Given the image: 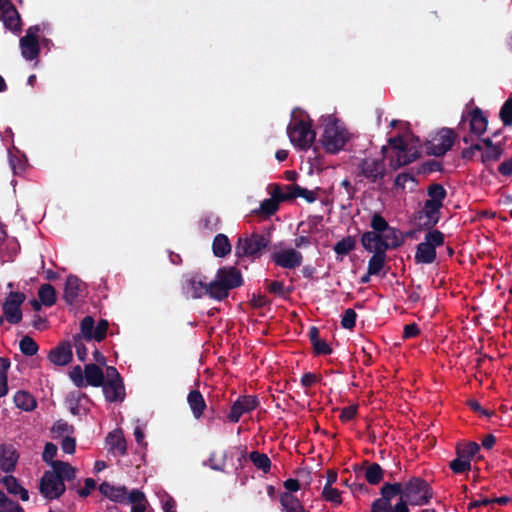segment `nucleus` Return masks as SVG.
<instances>
[{"label": "nucleus", "instance_id": "35", "mask_svg": "<svg viewBox=\"0 0 512 512\" xmlns=\"http://www.w3.org/2000/svg\"><path fill=\"white\" fill-rule=\"evenodd\" d=\"M51 467L53 468L52 472H55L60 479H62V482H64V480H71L75 477V468L67 462H51Z\"/></svg>", "mask_w": 512, "mask_h": 512}, {"label": "nucleus", "instance_id": "14", "mask_svg": "<svg viewBox=\"0 0 512 512\" xmlns=\"http://www.w3.org/2000/svg\"><path fill=\"white\" fill-rule=\"evenodd\" d=\"M270 259L275 265L284 269H295L303 262L302 254L293 248L274 252L271 254Z\"/></svg>", "mask_w": 512, "mask_h": 512}, {"label": "nucleus", "instance_id": "39", "mask_svg": "<svg viewBox=\"0 0 512 512\" xmlns=\"http://www.w3.org/2000/svg\"><path fill=\"white\" fill-rule=\"evenodd\" d=\"M95 329V320L92 316H85L80 323V333L74 336H80L87 341L93 340V333Z\"/></svg>", "mask_w": 512, "mask_h": 512}, {"label": "nucleus", "instance_id": "38", "mask_svg": "<svg viewBox=\"0 0 512 512\" xmlns=\"http://www.w3.org/2000/svg\"><path fill=\"white\" fill-rule=\"evenodd\" d=\"M427 195L429 196V201L437 204H443V201L447 196V192L443 185L439 183H432L427 187Z\"/></svg>", "mask_w": 512, "mask_h": 512}, {"label": "nucleus", "instance_id": "36", "mask_svg": "<svg viewBox=\"0 0 512 512\" xmlns=\"http://www.w3.org/2000/svg\"><path fill=\"white\" fill-rule=\"evenodd\" d=\"M11 362L8 358L0 357V397L8 393V370Z\"/></svg>", "mask_w": 512, "mask_h": 512}, {"label": "nucleus", "instance_id": "34", "mask_svg": "<svg viewBox=\"0 0 512 512\" xmlns=\"http://www.w3.org/2000/svg\"><path fill=\"white\" fill-rule=\"evenodd\" d=\"M38 297L44 306L51 307L56 303V290L51 284H42L38 290Z\"/></svg>", "mask_w": 512, "mask_h": 512}, {"label": "nucleus", "instance_id": "63", "mask_svg": "<svg viewBox=\"0 0 512 512\" xmlns=\"http://www.w3.org/2000/svg\"><path fill=\"white\" fill-rule=\"evenodd\" d=\"M420 334V328L416 323H410L404 326L403 339L415 338Z\"/></svg>", "mask_w": 512, "mask_h": 512}, {"label": "nucleus", "instance_id": "10", "mask_svg": "<svg viewBox=\"0 0 512 512\" xmlns=\"http://www.w3.org/2000/svg\"><path fill=\"white\" fill-rule=\"evenodd\" d=\"M41 31L39 25L30 26L26 34L20 38L19 46L22 57L27 61L37 60L40 54L38 33Z\"/></svg>", "mask_w": 512, "mask_h": 512}, {"label": "nucleus", "instance_id": "44", "mask_svg": "<svg viewBox=\"0 0 512 512\" xmlns=\"http://www.w3.org/2000/svg\"><path fill=\"white\" fill-rule=\"evenodd\" d=\"M365 479L372 485L380 483L383 479V469L377 463L369 464L365 470Z\"/></svg>", "mask_w": 512, "mask_h": 512}, {"label": "nucleus", "instance_id": "15", "mask_svg": "<svg viewBox=\"0 0 512 512\" xmlns=\"http://www.w3.org/2000/svg\"><path fill=\"white\" fill-rule=\"evenodd\" d=\"M467 119L469 121L470 133L480 138L488 127V119L484 115V112L479 107H474L468 111L467 116H462V121Z\"/></svg>", "mask_w": 512, "mask_h": 512}, {"label": "nucleus", "instance_id": "8", "mask_svg": "<svg viewBox=\"0 0 512 512\" xmlns=\"http://www.w3.org/2000/svg\"><path fill=\"white\" fill-rule=\"evenodd\" d=\"M358 176H362L370 183H380L386 175V166L383 159L363 158L357 164Z\"/></svg>", "mask_w": 512, "mask_h": 512}, {"label": "nucleus", "instance_id": "54", "mask_svg": "<svg viewBox=\"0 0 512 512\" xmlns=\"http://www.w3.org/2000/svg\"><path fill=\"white\" fill-rule=\"evenodd\" d=\"M267 189L271 196L270 198L275 200L278 204L287 201V192L283 191L282 185L277 183L270 184Z\"/></svg>", "mask_w": 512, "mask_h": 512}, {"label": "nucleus", "instance_id": "26", "mask_svg": "<svg viewBox=\"0 0 512 512\" xmlns=\"http://www.w3.org/2000/svg\"><path fill=\"white\" fill-rule=\"evenodd\" d=\"M232 245L227 235L219 233L212 242L213 254L218 258H224L231 253Z\"/></svg>", "mask_w": 512, "mask_h": 512}, {"label": "nucleus", "instance_id": "7", "mask_svg": "<svg viewBox=\"0 0 512 512\" xmlns=\"http://www.w3.org/2000/svg\"><path fill=\"white\" fill-rule=\"evenodd\" d=\"M456 138L457 135L453 129L441 128L435 136L425 142L426 153L435 157H441L452 148Z\"/></svg>", "mask_w": 512, "mask_h": 512}, {"label": "nucleus", "instance_id": "16", "mask_svg": "<svg viewBox=\"0 0 512 512\" xmlns=\"http://www.w3.org/2000/svg\"><path fill=\"white\" fill-rule=\"evenodd\" d=\"M47 358L56 366L68 365L73 359L71 342L68 340L61 341L49 351Z\"/></svg>", "mask_w": 512, "mask_h": 512}, {"label": "nucleus", "instance_id": "60", "mask_svg": "<svg viewBox=\"0 0 512 512\" xmlns=\"http://www.w3.org/2000/svg\"><path fill=\"white\" fill-rule=\"evenodd\" d=\"M315 355H330L332 348L325 340H317L313 345Z\"/></svg>", "mask_w": 512, "mask_h": 512}, {"label": "nucleus", "instance_id": "6", "mask_svg": "<svg viewBox=\"0 0 512 512\" xmlns=\"http://www.w3.org/2000/svg\"><path fill=\"white\" fill-rule=\"evenodd\" d=\"M399 492L397 485L385 483L381 488V497L372 503L371 512H409V508L403 501L392 505V500L398 496Z\"/></svg>", "mask_w": 512, "mask_h": 512}, {"label": "nucleus", "instance_id": "1", "mask_svg": "<svg viewBox=\"0 0 512 512\" xmlns=\"http://www.w3.org/2000/svg\"><path fill=\"white\" fill-rule=\"evenodd\" d=\"M270 244V239L260 233L240 235L235 244V256L238 259L247 258L251 261L261 258Z\"/></svg>", "mask_w": 512, "mask_h": 512}, {"label": "nucleus", "instance_id": "25", "mask_svg": "<svg viewBox=\"0 0 512 512\" xmlns=\"http://www.w3.org/2000/svg\"><path fill=\"white\" fill-rule=\"evenodd\" d=\"M84 375L87 385L93 387H100L105 381V375L102 369L94 363L85 365Z\"/></svg>", "mask_w": 512, "mask_h": 512}, {"label": "nucleus", "instance_id": "61", "mask_svg": "<svg viewBox=\"0 0 512 512\" xmlns=\"http://www.w3.org/2000/svg\"><path fill=\"white\" fill-rule=\"evenodd\" d=\"M400 232L394 227H389V229L384 233L386 239H388L389 243H399V247L404 244V238L399 236Z\"/></svg>", "mask_w": 512, "mask_h": 512}, {"label": "nucleus", "instance_id": "50", "mask_svg": "<svg viewBox=\"0 0 512 512\" xmlns=\"http://www.w3.org/2000/svg\"><path fill=\"white\" fill-rule=\"evenodd\" d=\"M280 503L284 512H289L294 508L302 506L298 498L291 493H282L280 495Z\"/></svg>", "mask_w": 512, "mask_h": 512}, {"label": "nucleus", "instance_id": "32", "mask_svg": "<svg viewBox=\"0 0 512 512\" xmlns=\"http://www.w3.org/2000/svg\"><path fill=\"white\" fill-rule=\"evenodd\" d=\"M206 292L210 298L222 301L229 296V290L215 277V280L207 283Z\"/></svg>", "mask_w": 512, "mask_h": 512}, {"label": "nucleus", "instance_id": "2", "mask_svg": "<svg viewBox=\"0 0 512 512\" xmlns=\"http://www.w3.org/2000/svg\"><path fill=\"white\" fill-rule=\"evenodd\" d=\"M399 487L398 501H403L405 505H423L431 498V492L428 484L420 478H412L408 482L393 483Z\"/></svg>", "mask_w": 512, "mask_h": 512}, {"label": "nucleus", "instance_id": "21", "mask_svg": "<svg viewBox=\"0 0 512 512\" xmlns=\"http://www.w3.org/2000/svg\"><path fill=\"white\" fill-rule=\"evenodd\" d=\"M258 404L259 401L256 396H240L231 406L228 416H242L243 414L251 413Z\"/></svg>", "mask_w": 512, "mask_h": 512}, {"label": "nucleus", "instance_id": "62", "mask_svg": "<svg viewBox=\"0 0 512 512\" xmlns=\"http://www.w3.org/2000/svg\"><path fill=\"white\" fill-rule=\"evenodd\" d=\"M321 380L320 376H317L314 373L308 372L304 373L301 377V385L305 388H310L315 385L317 382Z\"/></svg>", "mask_w": 512, "mask_h": 512}, {"label": "nucleus", "instance_id": "56", "mask_svg": "<svg viewBox=\"0 0 512 512\" xmlns=\"http://www.w3.org/2000/svg\"><path fill=\"white\" fill-rule=\"evenodd\" d=\"M84 340L80 336H73L72 346L76 349L77 357L80 361L84 362L87 359L88 350L84 344Z\"/></svg>", "mask_w": 512, "mask_h": 512}, {"label": "nucleus", "instance_id": "24", "mask_svg": "<svg viewBox=\"0 0 512 512\" xmlns=\"http://www.w3.org/2000/svg\"><path fill=\"white\" fill-rule=\"evenodd\" d=\"M100 492L112 501L126 503L129 493L125 486H114L104 482L99 487Z\"/></svg>", "mask_w": 512, "mask_h": 512}, {"label": "nucleus", "instance_id": "11", "mask_svg": "<svg viewBox=\"0 0 512 512\" xmlns=\"http://www.w3.org/2000/svg\"><path fill=\"white\" fill-rule=\"evenodd\" d=\"M26 296L22 292H10L2 304L5 319L10 324H18L22 320L21 305L25 301Z\"/></svg>", "mask_w": 512, "mask_h": 512}, {"label": "nucleus", "instance_id": "12", "mask_svg": "<svg viewBox=\"0 0 512 512\" xmlns=\"http://www.w3.org/2000/svg\"><path fill=\"white\" fill-rule=\"evenodd\" d=\"M40 492L49 500L57 499L65 492V484L62 479L52 471H46L40 481Z\"/></svg>", "mask_w": 512, "mask_h": 512}, {"label": "nucleus", "instance_id": "30", "mask_svg": "<svg viewBox=\"0 0 512 512\" xmlns=\"http://www.w3.org/2000/svg\"><path fill=\"white\" fill-rule=\"evenodd\" d=\"M1 482L10 494L18 495L22 501L29 500L28 491L18 483L15 477L11 475L5 476L2 478Z\"/></svg>", "mask_w": 512, "mask_h": 512}, {"label": "nucleus", "instance_id": "51", "mask_svg": "<svg viewBox=\"0 0 512 512\" xmlns=\"http://www.w3.org/2000/svg\"><path fill=\"white\" fill-rule=\"evenodd\" d=\"M265 286L269 293L280 296V297H284L285 294H289L292 291L291 288H288L287 290H285L283 282L276 281V280H274V281L265 280Z\"/></svg>", "mask_w": 512, "mask_h": 512}, {"label": "nucleus", "instance_id": "20", "mask_svg": "<svg viewBox=\"0 0 512 512\" xmlns=\"http://www.w3.org/2000/svg\"><path fill=\"white\" fill-rule=\"evenodd\" d=\"M85 284L75 275H69L64 286V300L67 304L73 305L81 292L84 290Z\"/></svg>", "mask_w": 512, "mask_h": 512}, {"label": "nucleus", "instance_id": "52", "mask_svg": "<svg viewBox=\"0 0 512 512\" xmlns=\"http://www.w3.org/2000/svg\"><path fill=\"white\" fill-rule=\"evenodd\" d=\"M250 460L257 468L262 469L265 472H267L270 468V459L265 454L256 451L252 452L250 454Z\"/></svg>", "mask_w": 512, "mask_h": 512}, {"label": "nucleus", "instance_id": "29", "mask_svg": "<svg viewBox=\"0 0 512 512\" xmlns=\"http://www.w3.org/2000/svg\"><path fill=\"white\" fill-rule=\"evenodd\" d=\"M187 403L193 413V416H202L206 408V402L200 391L191 390L187 396Z\"/></svg>", "mask_w": 512, "mask_h": 512}, {"label": "nucleus", "instance_id": "33", "mask_svg": "<svg viewBox=\"0 0 512 512\" xmlns=\"http://www.w3.org/2000/svg\"><path fill=\"white\" fill-rule=\"evenodd\" d=\"M127 502L132 504L131 512H147L148 501L141 491L132 490L129 493Z\"/></svg>", "mask_w": 512, "mask_h": 512}, {"label": "nucleus", "instance_id": "9", "mask_svg": "<svg viewBox=\"0 0 512 512\" xmlns=\"http://www.w3.org/2000/svg\"><path fill=\"white\" fill-rule=\"evenodd\" d=\"M442 207L443 204L426 200L423 209L413 215L414 220L418 221V230H433L440 221Z\"/></svg>", "mask_w": 512, "mask_h": 512}, {"label": "nucleus", "instance_id": "59", "mask_svg": "<svg viewBox=\"0 0 512 512\" xmlns=\"http://www.w3.org/2000/svg\"><path fill=\"white\" fill-rule=\"evenodd\" d=\"M69 376L76 387H84L85 375L84 370L81 368V366L76 365L75 367H73V369L69 373Z\"/></svg>", "mask_w": 512, "mask_h": 512}, {"label": "nucleus", "instance_id": "19", "mask_svg": "<svg viewBox=\"0 0 512 512\" xmlns=\"http://www.w3.org/2000/svg\"><path fill=\"white\" fill-rule=\"evenodd\" d=\"M5 27L11 31L21 30V18L16 7L8 0L3 2L2 16Z\"/></svg>", "mask_w": 512, "mask_h": 512}, {"label": "nucleus", "instance_id": "18", "mask_svg": "<svg viewBox=\"0 0 512 512\" xmlns=\"http://www.w3.org/2000/svg\"><path fill=\"white\" fill-rule=\"evenodd\" d=\"M216 277L227 288L232 290L243 284L240 270L233 266H224L217 270Z\"/></svg>", "mask_w": 512, "mask_h": 512}, {"label": "nucleus", "instance_id": "17", "mask_svg": "<svg viewBox=\"0 0 512 512\" xmlns=\"http://www.w3.org/2000/svg\"><path fill=\"white\" fill-rule=\"evenodd\" d=\"M65 404L73 416H86L91 413L92 403L86 395L71 394L66 398Z\"/></svg>", "mask_w": 512, "mask_h": 512}, {"label": "nucleus", "instance_id": "23", "mask_svg": "<svg viewBox=\"0 0 512 512\" xmlns=\"http://www.w3.org/2000/svg\"><path fill=\"white\" fill-rule=\"evenodd\" d=\"M420 156L417 150L409 148L408 146L402 151H397L395 156L390 159V166L393 170H397L403 166H406Z\"/></svg>", "mask_w": 512, "mask_h": 512}, {"label": "nucleus", "instance_id": "27", "mask_svg": "<svg viewBox=\"0 0 512 512\" xmlns=\"http://www.w3.org/2000/svg\"><path fill=\"white\" fill-rule=\"evenodd\" d=\"M109 450L113 453L124 455L126 452V442L121 430L117 429L109 433L106 438Z\"/></svg>", "mask_w": 512, "mask_h": 512}, {"label": "nucleus", "instance_id": "47", "mask_svg": "<svg viewBox=\"0 0 512 512\" xmlns=\"http://www.w3.org/2000/svg\"><path fill=\"white\" fill-rule=\"evenodd\" d=\"M19 348L22 354L26 356H34L39 350V346L36 341L28 335L24 336L20 340Z\"/></svg>", "mask_w": 512, "mask_h": 512}, {"label": "nucleus", "instance_id": "53", "mask_svg": "<svg viewBox=\"0 0 512 512\" xmlns=\"http://www.w3.org/2000/svg\"><path fill=\"white\" fill-rule=\"evenodd\" d=\"M450 468L456 474L463 473L471 469V462L457 455V458L450 462Z\"/></svg>", "mask_w": 512, "mask_h": 512}, {"label": "nucleus", "instance_id": "58", "mask_svg": "<svg viewBox=\"0 0 512 512\" xmlns=\"http://www.w3.org/2000/svg\"><path fill=\"white\" fill-rule=\"evenodd\" d=\"M109 323L105 319L99 320L97 326L94 329L93 340L101 342L106 338Z\"/></svg>", "mask_w": 512, "mask_h": 512}, {"label": "nucleus", "instance_id": "5", "mask_svg": "<svg viewBox=\"0 0 512 512\" xmlns=\"http://www.w3.org/2000/svg\"><path fill=\"white\" fill-rule=\"evenodd\" d=\"M287 134L291 143L301 150L309 149L316 137L310 121L304 119L291 122L287 127Z\"/></svg>", "mask_w": 512, "mask_h": 512}, {"label": "nucleus", "instance_id": "3", "mask_svg": "<svg viewBox=\"0 0 512 512\" xmlns=\"http://www.w3.org/2000/svg\"><path fill=\"white\" fill-rule=\"evenodd\" d=\"M445 235L438 229L428 230L424 241L416 247L414 260L417 264H432L437 258L436 248L443 246Z\"/></svg>", "mask_w": 512, "mask_h": 512}, {"label": "nucleus", "instance_id": "64", "mask_svg": "<svg viewBox=\"0 0 512 512\" xmlns=\"http://www.w3.org/2000/svg\"><path fill=\"white\" fill-rule=\"evenodd\" d=\"M499 174L510 177L512 175V157L503 161L497 168Z\"/></svg>", "mask_w": 512, "mask_h": 512}, {"label": "nucleus", "instance_id": "57", "mask_svg": "<svg viewBox=\"0 0 512 512\" xmlns=\"http://www.w3.org/2000/svg\"><path fill=\"white\" fill-rule=\"evenodd\" d=\"M357 314L352 308H348L344 311L341 319V326L344 329H353L356 325Z\"/></svg>", "mask_w": 512, "mask_h": 512}, {"label": "nucleus", "instance_id": "48", "mask_svg": "<svg viewBox=\"0 0 512 512\" xmlns=\"http://www.w3.org/2000/svg\"><path fill=\"white\" fill-rule=\"evenodd\" d=\"M321 495L325 501L334 505H339L342 503L341 493L337 488H334L331 485H324Z\"/></svg>", "mask_w": 512, "mask_h": 512}, {"label": "nucleus", "instance_id": "55", "mask_svg": "<svg viewBox=\"0 0 512 512\" xmlns=\"http://www.w3.org/2000/svg\"><path fill=\"white\" fill-rule=\"evenodd\" d=\"M278 209L279 204L275 200L268 198L262 201V203L260 204L259 214L271 216L275 214L278 211Z\"/></svg>", "mask_w": 512, "mask_h": 512}, {"label": "nucleus", "instance_id": "22", "mask_svg": "<svg viewBox=\"0 0 512 512\" xmlns=\"http://www.w3.org/2000/svg\"><path fill=\"white\" fill-rule=\"evenodd\" d=\"M103 393L105 398L109 402H121L125 398V387L123 380L118 381H104L103 385Z\"/></svg>", "mask_w": 512, "mask_h": 512}, {"label": "nucleus", "instance_id": "42", "mask_svg": "<svg viewBox=\"0 0 512 512\" xmlns=\"http://www.w3.org/2000/svg\"><path fill=\"white\" fill-rule=\"evenodd\" d=\"M386 254L373 253L368 261L369 274L379 275L386 263Z\"/></svg>", "mask_w": 512, "mask_h": 512}, {"label": "nucleus", "instance_id": "41", "mask_svg": "<svg viewBox=\"0 0 512 512\" xmlns=\"http://www.w3.org/2000/svg\"><path fill=\"white\" fill-rule=\"evenodd\" d=\"M370 227L372 228V231H365L364 233L384 234L390 226L380 213L374 212L371 217Z\"/></svg>", "mask_w": 512, "mask_h": 512}, {"label": "nucleus", "instance_id": "46", "mask_svg": "<svg viewBox=\"0 0 512 512\" xmlns=\"http://www.w3.org/2000/svg\"><path fill=\"white\" fill-rule=\"evenodd\" d=\"M499 119L504 127L512 126V95L502 104L499 111Z\"/></svg>", "mask_w": 512, "mask_h": 512}, {"label": "nucleus", "instance_id": "4", "mask_svg": "<svg viewBox=\"0 0 512 512\" xmlns=\"http://www.w3.org/2000/svg\"><path fill=\"white\" fill-rule=\"evenodd\" d=\"M349 140L348 131L340 126L336 120H330L324 128L321 143L328 153H337L342 150Z\"/></svg>", "mask_w": 512, "mask_h": 512}, {"label": "nucleus", "instance_id": "43", "mask_svg": "<svg viewBox=\"0 0 512 512\" xmlns=\"http://www.w3.org/2000/svg\"><path fill=\"white\" fill-rule=\"evenodd\" d=\"M479 450L480 446L476 442L458 444L456 447L457 455H461L462 458H466L470 462Z\"/></svg>", "mask_w": 512, "mask_h": 512}, {"label": "nucleus", "instance_id": "49", "mask_svg": "<svg viewBox=\"0 0 512 512\" xmlns=\"http://www.w3.org/2000/svg\"><path fill=\"white\" fill-rule=\"evenodd\" d=\"M503 153L504 149L502 148L501 144L493 148L486 149L485 152L481 155V162L485 165L487 163L496 162L502 157Z\"/></svg>", "mask_w": 512, "mask_h": 512}, {"label": "nucleus", "instance_id": "31", "mask_svg": "<svg viewBox=\"0 0 512 512\" xmlns=\"http://www.w3.org/2000/svg\"><path fill=\"white\" fill-rule=\"evenodd\" d=\"M18 460V455L12 447L2 448L0 458V469L4 472H11L14 470Z\"/></svg>", "mask_w": 512, "mask_h": 512}, {"label": "nucleus", "instance_id": "45", "mask_svg": "<svg viewBox=\"0 0 512 512\" xmlns=\"http://www.w3.org/2000/svg\"><path fill=\"white\" fill-rule=\"evenodd\" d=\"M356 242L353 237L347 236L340 241H338L334 247L333 250L337 255H348L351 251L355 249Z\"/></svg>", "mask_w": 512, "mask_h": 512}, {"label": "nucleus", "instance_id": "37", "mask_svg": "<svg viewBox=\"0 0 512 512\" xmlns=\"http://www.w3.org/2000/svg\"><path fill=\"white\" fill-rule=\"evenodd\" d=\"M187 286L192 292V297L195 299L202 298L207 294V283L200 277L194 276L187 281Z\"/></svg>", "mask_w": 512, "mask_h": 512}, {"label": "nucleus", "instance_id": "13", "mask_svg": "<svg viewBox=\"0 0 512 512\" xmlns=\"http://www.w3.org/2000/svg\"><path fill=\"white\" fill-rule=\"evenodd\" d=\"M361 244L366 251L380 254H386L387 250L399 247V243H389L384 234L379 233H363Z\"/></svg>", "mask_w": 512, "mask_h": 512}, {"label": "nucleus", "instance_id": "28", "mask_svg": "<svg viewBox=\"0 0 512 512\" xmlns=\"http://www.w3.org/2000/svg\"><path fill=\"white\" fill-rule=\"evenodd\" d=\"M13 400L15 405L25 412H31L37 406L35 397L31 393L24 390L17 391Z\"/></svg>", "mask_w": 512, "mask_h": 512}, {"label": "nucleus", "instance_id": "40", "mask_svg": "<svg viewBox=\"0 0 512 512\" xmlns=\"http://www.w3.org/2000/svg\"><path fill=\"white\" fill-rule=\"evenodd\" d=\"M53 438L63 439L66 436H73L74 428L63 419H59L51 429Z\"/></svg>", "mask_w": 512, "mask_h": 512}]
</instances>
